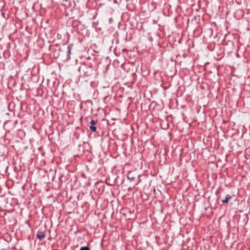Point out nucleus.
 <instances>
[{
	"instance_id": "nucleus-2",
	"label": "nucleus",
	"mask_w": 250,
	"mask_h": 250,
	"mask_svg": "<svg viewBox=\"0 0 250 250\" xmlns=\"http://www.w3.org/2000/svg\"><path fill=\"white\" fill-rule=\"evenodd\" d=\"M231 198V196L230 195H227L226 198L225 200H223L222 202L224 203H228L229 202V200Z\"/></svg>"
},
{
	"instance_id": "nucleus-6",
	"label": "nucleus",
	"mask_w": 250,
	"mask_h": 250,
	"mask_svg": "<svg viewBox=\"0 0 250 250\" xmlns=\"http://www.w3.org/2000/svg\"><path fill=\"white\" fill-rule=\"evenodd\" d=\"M95 124H96V123L94 120H92L90 121V124L91 125H94Z\"/></svg>"
},
{
	"instance_id": "nucleus-5",
	"label": "nucleus",
	"mask_w": 250,
	"mask_h": 250,
	"mask_svg": "<svg viewBox=\"0 0 250 250\" xmlns=\"http://www.w3.org/2000/svg\"><path fill=\"white\" fill-rule=\"evenodd\" d=\"M80 250H90L88 247H81Z\"/></svg>"
},
{
	"instance_id": "nucleus-4",
	"label": "nucleus",
	"mask_w": 250,
	"mask_h": 250,
	"mask_svg": "<svg viewBox=\"0 0 250 250\" xmlns=\"http://www.w3.org/2000/svg\"><path fill=\"white\" fill-rule=\"evenodd\" d=\"M90 130L92 131L93 132H95L96 131V127L94 126V125H91L89 127Z\"/></svg>"
},
{
	"instance_id": "nucleus-7",
	"label": "nucleus",
	"mask_w": 250,
	"mask_h": 250,
	"mask_svg": "<svg viewBox=\"0 0 250 250\" xmlns=\"http://www.w3.org/2000/svg\"><path fill=\"white\" fill-rule=\"evenodd\" d=\"M127 178L128 179L130 180V181H133L134 180V178L133 177H130L129 175H128Z\"/></svg>"
},
{
	"instance_id": "nucleus-1",
	"label": "nucleus",
	"mask_w": 250,
	"mask_h": 250,
	"mask_svg": "<svg viewBox=\"0 0 250 250\" xmlns=\"http://www.w3.org/2000/svg\"><path fill=\"white\" fill-rule=\"evenodd\" d=\"M45 236L46 234L44 232H39L36 235L37 238H39L40 240L45 238Z\"/></svg>"
},
{
	"instance_id": "nucleus-3",
	"label": "nucleus",
	"mask_w": 250,
	"mask_h": 250,
	"mask_svg": "<svg viewBox=\"0 0 250 250\" xmlns=\"http://www.w3.org/2000/svg\"><path fill=\"white\" fill-rule=\"evenodd\" d=\"M72 44H70L67 47V56H69L70 54H71V48H72Z\"/></svg>"
}]
</instances>
